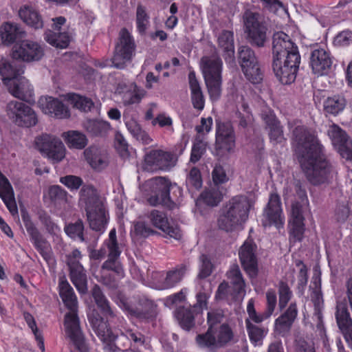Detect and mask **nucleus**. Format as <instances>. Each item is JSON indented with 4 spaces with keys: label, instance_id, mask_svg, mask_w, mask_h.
Segmentation results:
<instances>
[{
    "label": "nucleus",
    "instance_id": "1",
    "mask_svg": "<svg viewBox=\"0 0 352 352\" xmlns=\"http://www.w3.org/2000/svg\"><path fill=\"white\" fill-rule=\"evenodd\" d=\"M291 140L294 155L307 180L314 186L329 184L335 170L316 133L298 125L292 130Z\"/></svg>",
    "mask_w": 352,
    "mask_h": 352
},
{
    "label": "nucleus",
    "instance_id": "2",
    "mask_svg": "<svg viewBox=\"0 0 352 352\" xmlns=\"http://www.w3.org/2000/svg\"><path fill=\"white\" fill-rule=\"evenodd\" d=\"M298 47L283 32H275L272 37V69L283 85L296 80L300 63Z\"/></svg>",
    "mask_w": 352,
    "mask_h": 352
},
{
    "label": "nucleus",
    "instance_id": "3",
    "mask_svg": "<svg viewBox=\"0 0 352 352\" xmlns=\"http://www.w3.org/2000/svg\"><path fill=\"white\" fill-rule=\"evenodd\" d=\"M59 294L64 304L70 311L65 315L64 318L67 334L80 352H89V347L80 329L77 314V298L72 287L67 280L60 282Z\"/></svg>",
    "mask_w": 352,
    "mask_h": 352
},
{
    "label": "nucleus",
    "instance_id": "4",
    "mask_svg": "<svg viewBox=\"0 0 352 352\" xmlns=\"http://www.w3.org/2000/svg\"><path fill=\"white\" fill-rule=\"evenodd\" d=\"M255 201L245 195L232 197L221 209L217 219L219 229L227 232L236 230L248 219Z\"/></svg>",
    "mask_w": 352,
    "mask_h": 352
},
{
    "label": "nucleus",
    "instance_id": "5",
    "mask_svg": "<svg viewBox=\"0 0 352 352\" xmlns=\"http://www.w3.org/2000/svg\"><path fill=\"white\" fill-rule=\"evenodd\" d=\"M144 188L147 192V202L152 206L162 205L173 209L175 206L173 199L182 194V188L165 177H155L148 179Z\"/></svg>",
    "mask_w": 352,
    "mask_h": 352
},
{
    "label": "nucleus",
    "instance_id": "6",
    "mask_svg": "<svg viewBox=\"0 0 352 352\" xmlns=\"http://www.w3.org/2000/svg\"><path fill=\"white\" fill-rule=\"evenodd\" d=\"M80 199L85 204L90 228L96 231H104L107 223L106 210L94 187L83 186L80 190Z\"/></svg>",
    "mask_w": 352,
    "mask_h": 352
},
{
    "label": "nucleus",
    "instance_id": "7",
    "mask_svg": "<svg viewBox=\"0 0 352 352\" xmlns=\"http://www.w3.org/2000/svg\"><path fill=\"white\" fill-rule=\"evenodd\" d=\"M201 69L210 98L219 100L222 92V60L218 57H203Z\"/></svg>",
    "mask_w": 352,
    "mask_h": 352
},
{
    "label": "nucleus",
    "instance_id": "8",
    "mask_svg": "<svg viewBox=\"0 0 352 352\" xmlns=\"http://www.w3.org/2000/svg\"><path fill=\"white\" fill-rule=\"evenodd\" d=\"M244 32L248 42L252 46L263 47L267 40V25L263 16L252 11H246L243 15Z\"/></svg>",
    "mask_w": 352,
    "mask_h": 352
},
{
    "label": "nucleus",
    "instance_id": "9",
    "mask_svg": "<svg viewBox=\"0 0 352 352\" xmlns=\"http://www.w3.org/2000/svg\"><path fill=\"white\" fill-rule=\"evenodd\" d=\"M233 337L234 334L230 326L223 324L219 327H208L206 332L196 336L195 340L199 348L214 352L225 346Z\"/></svg>",
    "mask_w": 352,
    "mask_h": 352
},
{
    "label": "nucleus",
    "instance_id": "10",
    "mask_svg": "<svg viewBox=\"0 0 352 352\" xmlns=\"http://www.w3.org/2000/svg\"><path fill=\"white\" fill-rule=\"evenodd\" d=\"M135 49L136 44L133 36L126 28H122L115 44L111 58V66L118 69H125L127 63L131 62L135 56Z\"/></svg>",
    "mask_w": 352,
    "mask_h": 352
},
{
    "label": "nucleus",
    "instance_id": "11",
    "mask_svg": "<svg viewBox=\"0 0 352 352\" xmlns=\"http://www.w3.org/2000/svg\"><path fill=\"white\" fill-rule=\"evenodd\" d=\"M238 61L245 78L252 84H258L263 80L258 57L254 51L248 45L239 47Z\"/></svg>",
    "mask_w": 352,
    "mask_h": 352
},
{
    "label": "nucleus",
    "instance_id": "12",
    "mask_svg": "<svg viewBox=\"0 0 352 352\" xmlns=\"http://www.w3.org/2000/svg\"><path fill=\"white\" fill-rule=\"evenodd\" d=\"M9 118L17 126L31 127L38 123V118L35 111L23 102L12 100L6 107Z\"/></svg>",
    "mask_w": 352,
    "mask_h": 352
},
{
    "label": "nucleus",
    "instance_id": "13",
    "mask_svg": "<svg viewBox=\"0 0 352 352\" xmlns=\"http://www.w3.org/2000/svg\"><path fill=\"white\" fill-rule=\"evenodd\" d=\"M35 145L36 148L53 163H58L65 157V148L58 138L44 133L36 138Z\"/></svg>",
    "mask_w": 352,
    "mask_h": 352
},
{
    "label": "nucleus",
    "instance_id": "14",
    "mask_svg": "<svg viewBox=\"0 0 352 352\" xmlns=\"http://www.w3.org/2000/svg\"><path fill=\"white\" fill-rule=\"evenodd\" d=\"M235 133L230 122H216L214 149L216 154L223 156L233 151L235 147Z\"/></svg>",
    "mask_w": 352,
    "mask_h": 352
},
{
    "label": "nucleus",
    "instance_id": "15",
    "mask_svg": "<svg viewBox=\"0 0 352 352\" xmlns=\"http://www.w3.org/2000/svg\"><path fill=\"white\" fill-rule=\"evenodd\" d=\"M21 218L35 248L47 262L50 261L52 252L50 243L36 228L26 210H21Z\"/></svg>",
    "mask_w": 352,
    "mask_h": 352
},
{
    "label": "nucleus",
    "instance_id": "16",
    "mask_svg": "<svg viewBox=\"0 0 352 352\" xmlns=\"http://www.w3.org/2000/svg\"><path fill=\"white\" fill-rule=\"evenodd\" d=\"M43 56V47L38 43L28 39H23L15 44L12 50L13 59L25 63L38 61Z\"/></svg>",
    "mask_w": 352,
    "mask_h": 352
},
{
    "label": "nucleus",
    "instance_id": "17",
    "mask_svg": "<svg viewBox=\"0 0 352 352\" xmlns=\"http://www.w3.org/2000/svg\"><path fill=\"white\" fill-rule=\"evenodd\" d=\"M334 316L340 333L352 351V318L345 299L337 300Z\"/></svg>",
    "mask_w": 352,
    "mask_h": 352
},
{
    "label": "nucleus",
    "instance_id": "18",
    "mask_svg": "<svg viewBox=\"0 0 352 352\" xmlns=\"http://www.w3.org/2000/svg\"><path fill=\"white\" fill-rule=\"evenodd\" d=\"M104 245L108 249V258L102 263V270L112 271L118 275L122 276L124 270L120 261L121 250L117 241L115 228L110 231L109 238L104 241Z\"/></svg>",
    "mask_w": 352,
    "mask_h": 352
},
{
    "label": "nucleus",
    "instance_id": "19",
    "mask_svg": "<svg viewBox=\"0 0 352 352\" xmlns=\"http://www.w3.org/2000/svg\"><path fill=\"white\" fill-rule=\"evenodd\" d=\"M262 224L264 227L276 226L277 228L283 227L284 217L281 208L280 196L276 192L270 195L268 203L264 208Z\"/></svg>",
    "mask_w": 352,
    "mask_h": 352
},
{
    "label": "nucleus",
    "instance_id": "20",
    "mask_svg": "<svg viewBox=\"0 0 352 352\" xmlns=\"http://www.w3.org/2000/svg\"><path fill=\"white\" fill-rule=\"evenodd\" d=\"M256 250L257 246L254 243L246 241L239 251L241 267L250 278H256L258 274Z\"/></svg>",
    "mask_w": 352,
    "mask_h": 352
},
{
    "label": "nucleus",
    "instance_id": "21",
    "mask_svg": "<svg viewBox=\"0 0 352 352\" xmlns=\"http://www.w3.org/2000/svg\"><path fill=\"white\" fill-rule=\"evenodd\" d=\"M175 162L173 153L162 150H152L144 157V166L148 170H169Z\"/></svg>",
    "mask_w": 352,
    "mask_h": 352
},
{
    "label": "nucleus",
    "instance_id": "22",
    "mask_svg": "<svg viewBox=\"0 0 352 352\" xmlns=\"http://www.w3.org/2000/svg\"><path fill=\"white\" fill-rule=\"evenodd\" d=\"M309 64L314 74L327 75L332 69L333 57L329 51L320 47L311 51Z\"/></svg>",
    "mask_w": 352,
    "mask_h": 352
},
{
    "label": "nucleus",
    "instance_id": "23",
    "mask_svg": "<svg viewBox=\"0 0 352 352\" xmlns=\"http://www.w3.org/2000/svg\"><path fill=\"white\" fill-rule=\"evenodd\" d=\"M328 135L340 155L352 162V140L346 132L338 126L333 124L328 131Z\"/></svg>",
    "mask_w": 352,
    "mask_h": 352
},
{
    "label": "nucleus",
    "instance_id": "24",
    "mask_svg": "<svg viewBox=\"0 0 352 352\" xmlns=\"http://www.w3.org/2000/svg\"><path fill=\"white\" fill-rule=\"evenodd\" d=\"M38 105L41 111L52 117L58 119H65L70 116L68 107L63 102L51 96H41Z\"/></svg>",
    "mask_w": 352,
    "mask_h": 352
},
{
    "label": "nucleus",
    "instance_id": "25",
    "mask_svg": "<svg viewBox=\"0 0 352 352\" xmlns=\"http://www.w3.org/2000/svg\"><path fill=\"white\" fill-rule=\"evenodd\" d=\"M262 118L268 131L270 142L273 145L284 144L286 138L284 136L283 126L274 113L270 110L263 111Z\"/></svg>",
    "mask_w": 352,
    "mask_h": 352
},
{
    "label": "nucleus",
    "instance_id": "26",
    "mask_svg": "<svg viewBox=\"0 0 352 352\" xmlns=\"http://www.w3.org/2000/svg\"><path fill=\"white\" fill-rule=\"evenodd\" d=\"M148 218L155 228L161 230L171 238L179 239L182 236L179 228L168 221L166 214L158 210H152Z\"/></svg>",
    "mask_w": 352,
    "mask_h": 352
},
{
    "label": "nucleus",
    "instance_id": "27",
    "mask_svg": "<svg viewBox=\"0 0 352 352\" xmlns=\"http://www.w3.org/2000/svg\"><path fill=\"white\" fill-rule=\"evenodd\" d=\"M89 322L97 336L103 342H111L116 337L109 327V322L104 318H102L100 313L94 310L88 315Z\"/></svg>",
    "mask_w": 352,
    "mask_h": 352
},
{
    "label": "nucleus",
    "instance_id": "28",
    "mask_svg": "<svg viewBox=\"0 0 352 352\" xmlns=\"http://www.w3.org/2000/svg\"><path fill=\"white\" fill-rule=\"evenodd\" d=\"M226 277L230 284V296L233 301L239 300L245 294V283L239 267L236 264L230 266L226 272Z\"/></svg>",
    "mask_w": 352,
    "mask_h": 352
},
{
    "label": "nucleus",
    "instance_id": "29",
    "mask_svg": "<svg viewBox=\"0 0 352 352\" xmlns=\"http://www.w3.org/2000/svg\"><path fill=\"white\" fill-rule=\"evenodd\" d=\"M116 302L122 309L126 311L131 316L138 319L149 320L154 318L156 316L155 307L153 304L149 303L148 307H135L130 305L127 298L122 294H118Z\"/></svg>",
    "mask_w": 352,
    "mask_h": 352
},
{
    "label": "nucleus",
    "instance_id": "30",
    "mask_svg": "<svg viewBox=\"0 0 352 352\" xmlns=\"http://www.w3.org/2000/svg\"><path fill=\"white\" fill-rule=\"evenodd\" d=\"M26 36V32L16 23L5 22L0 27V36L2 43L6 45L19 43Z\"/></svg>",
    "mask_w": 352,
    "mask_h": 352
},
{
    "label": "nucleus",
    "instance_id": "31",
    "mask_svg": "<svg viewBox=\"0 0 352 352\" xmlns=\"http://www.w3.org/2000/svg\"><path fill=\"white\" fill-rule=\"evenodd\" d=\"M24 73L23 67L15 60L2 58L0 60V76L2 82L6 87Z\"/></svg>",
    "mask_w": 352,
    "mask_h": 352
},
{
    "label": "nucleus",
    "instance_id": "32",
    "mask_svg": "<svg viewBox=\"0 0 352 352\" xmlns=\"http://www.w3.org/2000/svg\"><path fill=\"white\" fill-rule=\"evenodd\" d=\"M6 88L12 96L22 100L30 101L34 96L33 87L29 80L22 75L13 80Z\"/></svg>",
    "mask_w": 352,
    "mask_h": 352
},
{
    "label": "nucleus",
    "instance_id": "33",
    "mask_svg": "<svg viewBox=\"0 0 352 352\" xmlns=\"http://www.w3.org/2000/svg\"><path fill=\"white\" fill-rule=\"evenodd\" d=\"M91 295L99 309L102 318L107 321H113L117 318V314L111 308L110 302L104 294L99 285H95L91 289Z\"/></svg>",
    "mask_w": 352,
    "mask_h": 352
},
{
    "label": "nucleus",
    "instance_id": "34",
    "mask_svg": "<svg viewBox=\"0 0 352 352\" xmlns=\"http://www.w3.org/2000/svg\"><path fill=\"white\" fill-rule=\"evenodd\" d=\"M304 212H300L294 210L292 211V217L289 220V241L291 243L301 242L304 238L305 226L304 223Z\"/></svg>",
    "mask_w": 352,
    "mask_h": 352
},
{
    "label": "nucleus",
    "instance_id": "35",
    "mask_svg": "<svg viewBox=\"0 0 352 352\" xmlns=\"http://www.w3.org/2000/svg\"><path fill=\"white\" fill-rule=\"evenodd\" d=\"M0 197L12 215L18 213L13 188L9 180L1 172Z\"/></svg>",
    "mask_w": 352,
    "mask_h": 352
},
{
    "label": "nucleus",
    "instance_id": "36",
    "mask_svg": "<svg viewBox=\"0 0 352 352\" xmlns=\"http://www.w3.org/2000/svg\"><path fill=\"white\" fill-rule=\"evenodd\" d=\"M298 315L296 302H292L286 311L275 320V329L280 334L289 332Z\"/></svg>",
    "mask_w": 352,
    "mask_h": 352
},
{
    "label": "nucleus",
    "instance_id": "37",
    "mask_svg": "<svg viewBox=\"0 0 352 352\" xmlns=\"http://www.w3.org/2000/svg\"><path fill=\"white\" fill-rule=\"evenodd\" d=\"M20 19L29 27L34 30L43 28V20L40 13L32 6H24L19 11Z\"/></svg>",
    "mask_w": 352,
    "mask_h": 352
},
{
    "label": "nucleus",
    "instance_id": "38",
    "mask_svg": "<svg viewBox=\"0 0 352 352\" xmlns=\"http://www.w3.org/2000/svg\"><path fill=\"white\" fill-rule=\"evenodd\" d=\"M189 87L191 91V100L193 107L201 111L204 108L205 99L201 86L196 78L195 72L191 71L188 74Z\"/></svg>",
    "mask_w": 352,
    "mask_h": 352
},
{
    "label": "nucleus",
    "instance_id": "39",
    "mask_svg": "<svg viewBox=\"0 0 352 352\" xmlns=\"http://www.w3.org/2000/svg\"><path fill=\"white\" fill-rule=\"evenodd\" d=\"M174 316L184 330L189 331L195 327V316L190 305L178 306L174 311Z\"/></svg>",
    "mask_w": 352,
    "mask_h": 352
},
{
    "label": "nucleus",
    "instance_id": "40",
    "mask_svg": "<svg viewBox=\"0 0 352 352\" xmlns=\"http://www.w3.org/2000/svg\"><path fill=\"white\" fill-rule=\"evenodd\" d=\"M218 43L223 51L226 61H232L234 57V34L232 31L223 30L218 37Z\"/></svg>",
    "mask_w": 352,
    "mask_h": 352
},
{
    "label": "nucleus",
    "instance_id": "41",
    "mask_svg": "<svg viewBox=\"0 0 352 352\" xmlns=\"http://www.w3.org/2000/svg\"><path fill=\"white\" fill-rule=\"evenodd\" d=\"M187 270V266L182 264L173 270L167 272L164 281L158 286L160 289H166L173 287L179 283Z\"/></svg>",
    "mask_w": 352,
    "mask_h": 352
},
{
    "label": "nucleus",
    "instance_id": "42",
    "mask_svg": "<svg viewBox=\"0 0 352 352\" xmlns=\"http://www.w3.org/2000/svg\"><path fill=\"white\" fill-rule=\"evenodd\" d=\"M69 276L79 293L85 294L87 292V274L82 265L69 270Z\"/></svg>",
    "mask_w": 352,
    "mask_h": 352
},
{
    "label": "nucleus",
    "instance_id": "43",
    "mask_svg": "<svg viewBox=\"0 0 352 352\" xmlns=\"http://www.w3.org/2000/svg\"><path fill=\"white\" fill-rule=\"evenodd\" d=\"M295 201L292 205V211L294 210L300 212H305L309 206L307 192L300 181L295 182Z\"/></svg>",
    "mask_w": 352,
    "mask_h": 352
},
{
    "label": "nucleus",
    "instance_id": "44",
    "mask_svg": "<svg viewBox=\"0 0 352 352\" xmlns=\"http://www.w3.org/2000/svg\"><path fill=\"white\" fill-rule=\"evenodd\" d=\"M84 155L87 162L94 169L100 170L107 166V162L97 146H91L86 148Z\"/></svg>",
    "mask_w": 352,
    "mask_h": 352
},
{
    "label": "nucleus",
    "instance_id": "45",
    "mask_svg": "<svg viewBox=\"0 0 352 352\" xmlns=\"http://www.w3.org/2000/svg\"><path fill=\"white\" fill-rule=\"evenodd\" d=\"M44 39L52 46L59 48H66L70 42V36L67 32H52L46 30L44 34Z\"/></svg>",
    "mask_w": 352,
    "mask_h": 352
},
{
    "label": "nucleus",
    "instance_id": "46",
    "mask_svg": "<svg viewBox=\"0 0 352 352\" xmlns=\"http://www.w3.org/2000/svg\"><path fill=\"white\" fill-rule=\"evenodd\" d=\"M87 132L92 136H104L110 129L109 122L100 120H87L84 122Z\"/></svg>",
    "mask_w": 352,
    "mask_h": 352
},
{
    "label": "nucleus",
    "instance_id": "47",
    "mask_svg": "<svg viewBox=\"0 0 352 352\" xmlns=\"http://www.w3.org/2000/svg\"><path fill=\"white\" fill-rule=\"evenodd\" d=\"M245 322L247 332L252 343L255 346L261 345L263 339L267 333V329L263 327L253 324L249 320H245Z\"/></svg>",
    "mask_w": 352,
    "mask_h": 352
},
{
    "label": "nucleus",
    "instance_id": "48",
    "mask_svg": "<svg viewBox=\"0 0 352 352\" xmlns=\"http://www.w3.org/2000/svg\"><path fill=\"white\" fill-rule=\"evenodd\" d=\"M64 230L72 239L80 242H87V239L84 236V223L81 219H78L75 222L65 225Z\"/></svg>",
    "mask_w": 352,
    "mask_h": 352
},
{
    "label": "nucleus",
    "instance_id": "49",
    "mask_svg": "<svg viewBox=\"0 0 352 352\" xmlns=\"http://www.w3.org/2000/svg\"><path fill=\"white\" fill-rule=\"evenodd\" d=\"M135 23L137 31L141 36L146 35V31L150 26V16L146 12L145 7L142 5H138L135 16Z\"/></svg>",
    "mask_w": 352,
    "mask_h": 352
},
{
    "label": "nucleus",
    "instance_id": "50",
    "mask_svg": "<svg viewBox=\"0 0 352 352\" xmlns=\"http://www.w3.org/2000/svg\"><path fill=\"white\" fill-rule=\"evenodd\" d=\"M346 100L340 96L327 98L324 102V111L326 113L337 115L345 107Z\"/></svg>",
    "mask_w": 352,
    "mask_h": 352
},
{
    "label": "nucleus",
    "instance_id": "51",
    "mask_svg": "<svg viewBox=\"0 0 352 352\" xmlns=\"http://www.w3.org/2000/svg\"><path fill=\"white\" fill-rule=\"evenodd\" d=\"M126 126L129 133L137 140L141 141L144 144H148L151 142L152 139L146 131L142 129L136 120L131 119L126 121Z\"/></svg>",
    "mask_w": 352,
    "mask_h": 352
},
{
    "label": "nucleus",
    "instance_id": "52",
    "mask_svg": "<svg viewBox=\"0 0 352 352\" xmlns=\"http://www.w3.org/2000/svg\"><path fill=\"white\" fill-rule=\"evenodd\" d=\"M201 199L210 206H217L223 199V192L219 186H213L201 194Z\"/></svg>",
    "mask_w": 352,
    "mask_h": 352
},
{
    "label": "nucleus",
    "instance_id": "53",
    "mask_svg": "<svg viewBox=\"0 0 352 352\" xmlns=\"http://www.w3.org/2000/svg\"><path fill=\"white\" fill-rule=\"evenodd\" d=\"M65 140L69 148L82 149L87 144L85 135L76 131H69Z\"/></svg>",
    "mask_w": 352,
    "mask_h": 352
},
{
    "label": "nucleus",
    "instance_id": "54",
    "mask_svg": "<svg viewBox=\"0 0 352 352\" xmlns=\"http://www.w3.org/2000/svg\"><path fill=\"white\" fill-rule=\"evenodd\" d=\"M207 143L200 135H197L191 149L190 162L195 164L202 157L206 151Z\"/></svg>",
    "mask_w": 352,
    "mask_h": 352
},
{
    "label": "nucleus",
    "instance_id": "55",
    "mask_svg": "<svg viewBox=\"0 0 352 352\" xmlns=\"http://www.w3.org/2000/svg\"><path fill=\"white\" fill-rule=\"evenodd\" d=\"M278 293V307L280 310L285 308L293 296L292 291L288 284L283 280H280L277 285Z\"/></svg>",
    "mask_w": 352,
    "mask_h": 352
},
{
    "label": "nucleus",
    "instance_id": "56",
    "mask_svg": "<svg viewBox=\"0 0 352 352\" xmlns=\"http://www.w3.org/2000/svg\"><path fill=\"white\" fill-rule=\"evenodd\" d=\"M186 186L189 190H198L202 186L201 172L197 167L190 169L186 180Z\"/></svg>",
    "mask_w": 352,
    "mask_h": 352
},
{
    "label": "nucleus",
    "instance_id": "57",
    "mask_svg": "<svg viewBox=\"0 0 352 352\" xmlns=\"http://www.w3.org/2000/svg\"><path fill=\"white\" fill-rule=\"evenodd\" d=\"M247 313L248 314V318L245 320H249L250 322H254L257 324L262 322L270 317L265 311L261 314L257 313L254 307V300L252 298L250 299L248 302Z\"/></svg>",
    "mask_w": 352,
    "mask_h": 352
},
{
    "label": "nucleus",
    "instance_id": "58",
    "mask_svg": "<svg viewBox=\"0 0 352 352\" xmlns=\"http://www.w3.org/2000/svg\"><path fill=\"white\" fill-rule=\"evenodd\" d=\"M247 313L248 314V318L245 320H249L250 322H254L257 324L262 322L270 317L265 311L261 314L257 313L254 307V300L252 298L250 299L248 302Z\"/></svg>",
    "mask_w": 352,
    "mask_h": 352
},
{
    "label": "nucleus",
    "instance_id": "59",
    "mask_svg": "<svg viewBox=\"0 0 352 352\" xmlns=\"http://www.w3.org/2000/svg\"><path fill=\"white\" fill-rule=\"evenodd\" d=\"M314 293L315 297L312 298L314 307L313 320L316 322V326L319 328L323 325V300L320 294L316 292Z\"/></svg>",
    "mask_w": 352,
    "mask_h": 352
},
{
    "label": "nucleus",
    "instance_id": "60",
    "mask_svg": "<svg viewBox=\"0 0 352 352\" xmlns=\"http://www.w3.org/2000/svg\"><path fill=\"white\" fill-rule=\"evenodd\" d=\"M186 289H182L179 292L167 296L165 299V305L167 307L175 306L177 308L178 306H183L184 303L187 305L186 302Z\"/></svg>",
    "mask_w": 352,
    "mask_h": 352
},
{
    "label": "nucleus",
    "instance_id": "61",
    "mask_svg": "<svg viewBox=\"0 0 352 352\" xmlns=\"http://www.w3.org/2000/svg\"><path fill=\"white\" fill-rule=\"evenodd\" d=\"M49 196L56 204L67 202V192L59 186H52L49 190Z\"/></svg>",
    "mask_w": 352,
    "mask_h": 352
},
{
    "label": "nucleus",
    "instance_id": "62",
    "mask_svg": "<svg viewBox=\"0 0 352 352\" xmlns=\"http://www.w3.org/2000/svg\"><path fill=\"white\" fill-rule=\"evenodd\" d=\"M214 186H219V184L226 183L229 180L224 168L221 164H216L212 172Z\"/></svg>",
    "mask_w": 352,
    "mask_h": 352
},
{
    "label": "nucleus",
    "instance_id": "63",
    "mask_svg": "<svg viewBox=\"0 0 352 352\" xmlns=\"http://www.w3.org/2000/svg\"><path fill=\"white\" fill-rule=\"evenodd\" d=\"M122 335L128 340L133 341L135 346H142L145 344V336L136 329H126Z\"/></svg>",
    "mask_w": 352,
    "mask_h": 352
},
{
    "label": "nucleus",
    "instance_id": "64",
    "mask_svg": "<svg viewBox=\"0 0 352 352\" xmlns=\"http://www.w3.org/2000/svg\"><path fill=\"white\" fill-rule=\"evenodd\" d=\"M200 261L201 265L198 277L199 278H206L212 274L213 265L208 256L206 254L201 255Z\"/></svg>",
    "mask_w": 352,
    "mask_h": 352
}]
</instances>
